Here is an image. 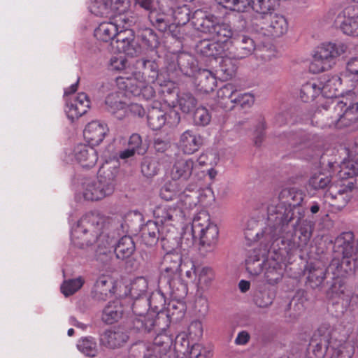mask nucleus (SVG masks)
I'll use <instances>...</instances> for the list:
<instances>
[{
  "mask_svg": "<svg viewBox=\"0 0 358 358\" xmlns=\"http://www.w3.org/2000/svg\"><path fill=\"white\" fill-rule=\"evenodd\" d=\"M134 39V35L131 29L124 27H119L118 34H117L114 40L118 52L129 54L130 45Z\"/></svg>",
  "mask_w": 358,
  "mask_h": 358,
  "instance_id": "obj_37",
  "label": "nucleus"
},
{
  "mask_svg": "<svg viewBox=\"0 0 358 358\" xmlns=\"http://www.w3.org/2000/svg\"><path fill=\"white\" fill-rule=\"evenodd\" d=\"M77 348L85 356L94 357L98 353L97 344L92 337H84L78 341Z\"/></svg>",
  "mask_w": 358,
  "mask_h": 358,
  "instance_id": "obj_52",
  "label": "nucleus"
},
{
  "mask_svg": "<svg viewBox=\"0 0 358 358\" xmlns=\"http://www.w3.org/2000/svg\"><path fill=\"white\" fill-rule=\"evenodd\" d=\"M182 264V255L179 252H166L159 267V282L180 276Z\"/></svg>",
  "mask_w": 358,
  "mask_h": 358,
  "instance_id": "obj_18",
  "label": "nucleus"
},
{
  "mask_svg": "<svg viewBox=\"0 0 358 358\" xmlns=\"http://www.w3.org/2000/svg\"><path fill=\"white\" fill-rule=\"evenodd\" d=\"M331 176L327 173L318 171L314 173L310 178L308 185L315 190L326 188L331 182Z\"/></svg>",
  "mask_w": 358,
  "mask_h": 358,
  "instance_id": "obj_53",
  "label": "nucleus"
},
{
  "mask_svg": "<svg viewBox=\"0 0 358 358\" xmlns=\"http://www.w3.org/2000/svg\"><path fill=\"white\" fill-rule=\"evenodd\" d=\"M182 188L178 180L173 179L166 182L160 189V196L166 201L173 200L179 197Z\"/></svg>",
  "mask_w": 358,
  "mask_h": 358,
  "instance_id": "obj_49",
  "label": "nucleus"
},
{
  "mask_svg": "<svg viewBox=\"0 0 358 358\" xmlns=\"http://www.w3.org/2000/svg\"><path fill=\"white\" fill-rule=\"evenodd\" d=\"M341 85V78L338 75L332 76L324 83H322V96L327 99H336L341 93L340 92Z\"/></svg>",
  "mask_w": 358,
  "mask_h": 358,
  "instance_id": "obj_39",
  "label": "nucleus"
},
{
  "mask_svg": "<svg viewBox=\"0 0 358 358\" xmlns=\"http://www.w3.org/2000/svg\"><path fill=\"white\" fill-rule=\"evenodd\" d=\"M162 224L156 219L149 220L141 229V236L143 243L148 246L155 245L161 237Z\"/></svg>",
  "mask_w": 358,
  "mask_h": 358,
  "instance_id": "obj_30",
  "label": "nucleus"
},
{
  "mask_svg": "<svg viewBox=\"0 0 358 358\" xmlns=\"http://www.w3.org/2000/svg\"><path fill=\"white\" fill-rule=\"evenodd\" d=\"M218 22L217 17L202 10H196L192 17V22L196 30L210 35Z\"/></svg>",
  "mask_w": 358,
  "mask_h": 358,
  "instance_id": "obj_23",
  "label": "nucleus"
},
{
  "mask_svg": "<svg viewBox=\"0 0 358 358\" xmlns=\"http://www.w3.org/2000/svg\"><path fill=\"white\" fill-rule=\"evenodd\" d=\"M108 132L107 124L99 121H92L85 126L83 135L86 141L94 146L103 141Z\"/></svg>",
  "mask_w": 358,
  "mask_h": 358,
  "instance_id": "obj_26",
  "label": "nucleus"
},
{
  "mask_svg": "<svg viewBox=\"0 0 358 358\" xmlns=\"http://www.w3.org/2000/svg\"><path fill=\"white\" fill-rule=\"evenodd\" d=\"M157 339L154 343L138 342L131 345L129 350V357L130 358H150L152 355H155L159 352V346L158 345Z\"/></svg>",
  "mask_w": 358,
  "mask_h": 358,
  "instance_id": "obj_31",
  "label": "nucleus"
},
{
  "mask_svg": "<svg viewBox=\"0 0 358 358\" xmlns=\"http://www.w3.org/2000/svg\"><path fill=\"white\" fill-rule=\"evenodd\" d=\"M106 109L115 113L119 110H124L127 108V103L124 100L123 95L118 92L108 94L105 99Z\"/></svg>",
  "mask_w": 358,
  "mask_h": 358,
  "instance_id": "obj_44",
  "label": "nucleus"
},
{
  "mask_svg": "<svg viewBox=\"0 0 358 358\" xmlns=\"http://www.w3.org/2000/svg\"><path fill=\"white\" fill-rule=\"evenodd\" d=\"M214 224L210 221V215L206 210H201L194 217L192 224V231L193 235L201 233L205 228Z\"/></svg>",
  "mask_w": 358,
  "mask_h": 358,
  "instance_id": "obj_47",
  "label": "nucleus"
},
{
  "mask_svg": "<svg viewBox=\"0 0 358 358\" xmlns=\"http://www.w3.org/2000/svg\"><path fill=\"white\" fill-rule=\"evenodd\" d=\"M259 26L262 34L273 38L282 36L288 29L286 19L282 15L273 13L262 17Z\"/></svg>",
  "mask_w": 358,
  "mask_h": 358,
  "instance_id": "obj_15",
  "label": "nucleus"
},
{
  "mask_svg": "<svg viewBox=\"0 0 358 358\" xmlns=\"http://www.w3.org/2000/svg\"><path fill=\"white\" fill-rule=\"evenodd\" d=\"M177 103L182 113H190L196 106L197 100L190 92H182L177 94Z\"/></svg>",
  "mask_w": 358,
  "mask_h": 358,
  "instance_id": "obj_50",
  "label": "nucleus"
},
{
  "mask_svg": "<svg viewBox=\"0 0 358 358\" xmlns=\"http://www.w3.org/2000/svg\"><path fill=\"white\" fill-rule=\"evenodd\" d=\"M346 151L348 159L341 162L338 173L342 180L353 178L358 173V137L348 144Z\"/></svg>",
  "mask_w": 358,
  "mask_h": 358,
  "instance_id": "obj_17",
  "label": "nucleus"
},
{
  "mask_svg": "<svg viewBox=\"0 0 358 358\" xmlns=\"http://www.w3.org/2000/svg\"><path fill=\"white\" fill-rule=\"evenodd\" d=\"M109 223L110 219L99 213L87 214L79 220L73 236L82 240V246L92 245L102 236Z\"/></svg>",
  "mask_w": 358,
  "mask_h": 358,
  "instance_id": "obj_9",
  "label": "nucleus"
},
{
  "mask_svg": "<svg viewBox=\"0 0 358 358\" xmlns=\"http://www.w3.org/2000/svg\"><path fill=\"white\" fill-rule=\"evenodd\" d=\"M141 37L143 45L151 50L156 49L159 44L157 36L151 29H143Z\"/></svg>",
  "mask_w": 358,
  "mask_h": 358,
  "instance_id": "obj_58",
  "label": "nucleus"
},
{
  "mask_svg": "<svg viewBox=\"0 0 358 358\" xmlns=\"http://www.w3.org/2000/svg\"><path fill=\"white\" fill-rule=\"evenodd\" d=\"M158 75L159 66L155 60L141 58L136 61L132 69H127L124 76L115 78V84L125 96H141L149 100L155 96L152 84H155Z\"/></svg>",
  "mask_w": 358,
  "mask_h": 358,
  "instance_id": "obj_2",
  "label": "nucleus"
},
{
  "mask_svg": "<svg viewBox=\"0 0 358 358\" xmlns=\"http://www.w3.org/2000/svg\"><path fill=\"white\" fill-rule=\"evenodd\" d=\"M322 82L313 79L301 86L300 97L303 101L309 102L322 95Z\"/></svg>",
  "mask_w": 358,
  "mask_h": 358,
  "instance_id": "obj_36",
  "label": "nucleus"
},
{
  "mask_svg": "<svg viewBox=\"0 0 358 358\" xmlns=\"http://www.w3.org/2000/svg\"><path fill=\"white\" fill-rule=\"evenodd\" d=\"M150 11L148 18L151 24L159 31H166L169 27V21L167 16L163 13H159L156 10H148Z\"/></svg>",
  "mask_w": 358,
  "mask_h": 358,
  "instance_id": "obj_55",
  "label": "nucleus"
},
{
  "mask_svg": "<svg viewBox=\"0 0 358 358\" xmlns=\"http://www.w3.org/2000/svg\"><path fill=\"white\" fill-rule=\"evenodd\" d=\"M353 239L354 235L350 231L344 232L336 238L334 248L338 255L335 256L327 268H324L326 275H331L332 279L336 280L331 287V290L338 297H342L345 294V286L340 278L345 276L348 271L351 269L350 259H358V254L353 246Z\"/></svg>",
  "mask_w": 358,
  "mask_h": 358,
  "instance_id": "obj_5",
  "label": "nucleus"
},
{
  "mask_svg": "<svg viewBox=\"0 0 358 358\" xmlns=\"http://www.w3.org/2000/svg\"><path fill=\"white\" fill-rule=\"evenodd\" d=\"M148 124L152 130H159L165 124L170 127L177 126L180 121V115L173 108L165 111L161 108L153 106L148 110Z\"/></svg>",
  "mask_w": 358,
  "mask_h": 358,
  "instance_id": "obj_14",
  "label": "nucleus"
},
{
  "mask_svg": "<svg viewBox=\"0 0 358 358\" xmlns=\"http://www.w3.org/2000/svg\"><path fill=\"white\" fill-rule=\"evenodd\" d=\"M173 17L178 24H185L190 20V10L187 6H179L173 11Z\"/></svg>",
  "mask_w": 358,
  "mask_h": 358,
  "instance_id": "obj_63",
  "label": "nucleus"
},
{
  "mask_svg": "<svg viewBox=\"0 0 358 358\" xmlns=\"http://www.w3.org/2000/svg\"><path fill=\"white\" fill-rule=\"evenodd\" d=\"M180 71L186 76H194V83L199 91L203 93L213 92L217 85L215 76L208 69L197 70V62L187 53H181L177 59Z\"/></svg>",
  "mask_w": 358,
  "mask_h": 358,
  "instance_id": "obj_10",
  "label": "nucleus"
},
{
  "mask_svg": "<svg viewBox=\"0 0 358 358\" xmlns=\"http://www.w3.org/2000/svg\"><path fill=\"white\" fill-rule=\"evenodd\" d=\"M136 250L135 243L129 236H122L117 242L114 252L117 259H125L130 257Z\"/></svg>",
  "mask_w": 358,
  "mask_h": 358,
  "instance_id": "obj_38",
  "label": "nucleus"
},
{
  "mask_svg": "<svg viewBox=\"0 0 358 358\" xmlns=\"http://www.w3.org/2000/svg\"><path fill=\"white\" fill-rule=\"evenodd\" d=\"M154 217L162 224L161 245L166 252H174L178 245V226L185 222V213L180 208L162 204L157 206L153 212Z\"/></svg>",
  "mask_w": 358,
  "mask_h": 358,
  "instance_id": "obj_6",
  "label": "nucleus"
},
{
  "mask_svg": "<svg viewBox=\"0 0 358 358\" xmlns=\"http://www.w3.org/2000/svg\"><path fill=\"white\" fill-rule=\"evenodd\" d=\"M119 167L115 162L106 161L99 168L96 179H87L83 184L85 200L99 201L112 195L116 185Z\"/></svg>",
  "mask_w": 358,
  "mask_h": 358,
  "instance_id": "obj_7",
  "label": "nucleus"
},
{
  "mask_svg": "<svg viewBox=\"0 0 358 358\" xmlns=\"http://www.w3.org/2000/svg\"><path fill=\"white\" fill-rule=\"evenodd\" d=\"M164 281L169 285L172 296L177 301H180L187 296V285L180 279V276Z\"/></svg>",
  "mask_w": 358,
  "mask_h": 358,
  "instance_id": "obj_45",
  "label": "nucleus"
},
{
  "mask_svg": "<svg viewBox=\"0 0 358 358\" xmlns=\"http://www.w3.org/2000/svg\"><path fill=\"white\" fill-rule=\"evenodd\" d=\"M123 308L120 300L110 302L103 309L102 314L103 320L107 324H113L122 317Z\"/></svg>",
  "mask_w": 358,
  "mask_h": 358,
  "instance_id": "obj_41",
  "label": "nucleus"
},
{
  "mask_svg": "<svg viewBox=\"0 0 358 358\" xmlns=\"http://www.w3.org/2000/svg\"><path fill=\"white\" fill-rule=\"evenodd\" d=\"M211 120V114L209 110L203 106L198 107L193 115V122L196 126L205 127Z\"/></svg>",
  "mask_w": 358,
  "mask_h": 358,
  "instance_id": "obj_59",
  "label": "nucleus"
},
{
  "mask_svg": "<svg viewBox=\"0 0 358 358\" xmlns=\"http://www.w3.org/2000/svg\"><path fill=\"white\" fill-rule=\"evenodd\" d=\"M335 24L343 34L358 37V13L354 8H345L336 17Z\"/></svg>",
  "mask_w": 358,
  "mask_h": 358,
  "instance_id": "obj_19",
  "label": "nucleus"
},
{
  "mask_svg": "<svg viewBox=\"0 0 358 358\" xmlns=\"http://www.w3.org/2000/svg\"><path fill=\"white\" fill-rule=\"evenodd\" d=\"M309 350L314 356L311 358H323L328 351L331 353L330 358H352L355 347L349 338L341 334L338 328L325 322L311 338Z\"/></svg>",
  "mask_w": 358,
  "mask_h": 358,
  "instance_id": "obj_4",
  "label": "nucleus"
},
{
  "mask_svg": "<svg viewBox=\"0 0 358 358\" xmlns=\"http://www.w3.org/2000/svg\"><path fill=\"white\" fill-rule=\"evenodd\" d=\"M347 48V45L343 43H322L313 50L310 71L316 74L331 69L336 64V59L344 54Z\"/></svg>",
  "mask_w": 358,
  "mask_h": 358,
  "instance_id": "obj_8",
  "label": "nucleus"
},
{
  "mask_svg": "<svg viewBox=\"0 0 358 358\" xmlns=\"http://www.w3.org/2000/svg\"><path fill=\"white\" fill-rule=\"evenodd\" d=\"M129 336L125 333L117 330H106L101 335L100 341L103 345L109 348H117L127 341Z\"/></svg>",
  "mask_w": 358,
  "mask_h": 358,
  "instance_id": "obj_34",
  "label": "nucleus"
},
{
  "mask_svg": "<svg viewBox=\"0 0 358 358\" xmlns=\"http://www.w3.org/2000/svg\"><path fill=\"white\" fill-rule=\"evenodd\" d=\"M194 236L199 237L200 243L203 247L206 246L212 248L215 246L218 241V227L215 224H211L209 227L205 228L203 232L196 234Z\"/></svg>",
  "mask_w": 358,
  "mask_h": 358,
  "instance_id": "obj_42",
  "label": "nucleus"
},
{
  "mask_svg": "<svg viewBox=\"0 0 358 358\" xmlns=\"http://www.w3.org/2000/svg\"><path fill=\"white\" fill-rule=\"evenodd\" d=\"M148 304L145 299H135L132 305L134 315L133 328L139 332H150L159 326L163 315H155L148 311Z\"/></svg>",
  "mask_w": 358,
  "mask_h": 358,
  "instance_id": "obj_11",
  "label": "nucleus"
},
{
  "mask_svg": "<svg viewBox=\"0 0 358 358\" xmlns=\"http://www.w3.org/2000/svg\"><path fill=\"white\" fill-rule=\"evenodd\" d=\"M285 251L281 248L275 249L274 246L268 250L264 266V278L269 285H274L279 282L284 273Z\"/></svg>",
  "mask_w": 358,
  "mask_h": 358,
  "instance_id": "obj_13",
  "label": "nucleus"
},
{
  "mask_svg": "<svg viewBox=\"0 0 358 358\" xmlns=\"http://www.w3.org/2000/svg\"><path fill=\"white\" fill-rule=\"evenodd\" d=\"M268 250L266 247L264 250L255 248L250 252L245 259V267L250 275L256 276L263 271Z\"/></svg>",
  "mask_w": 358,
  "mask_h": 358,
  "instance_id": "obj_25",
  "label": "nucleus"
},
{
  "mask_svg": "<svg viewBox=\"0 0 358 358\" xmlns=\"http://www.w3.org/2000/svg\"><path fill=\"white\" fill-rule=\"evenodd\" d=\"M147 301L148 306L152 309V313L155 315L162 314L163 315L162 310L164 309L166 306V297L164 294L159 290L154 292L151 294L149 298H145Z\"/></svg>",
  "mask_w": 358,
  "mask_h": 358,
  "instance_id": "obj_48",
  "label": "nucleus"
},
{
  "mask_svg": "<svg viewBox=\"0 0 358 358\" xmlns=\"http://www.w3.org/2000/svg\"><path fill=\"white\" fill-rule=\"evenodd\" d=\"M212 36L213 38L221 43L226 48L229 45L230 41L234 36L230 24L220 22H218Z\"/></svg>",
  "mask_w": 358,
  "mask_h": 358,
  "instance_id": "obj_43",
  "label": "nucleus"
},
{
  "mask_svg": "<svg viewBox=\"0 0 358 358\" xmlns=\"http://www.w3.org/2000/svg\"><path fill=\"white\" fill-rule=\"evenodd\" d=\"M84 284L82 277L65 280L62 286L61 291L66 296H71L80 289Z\"/></svg>",
  "mask_w": 358,
  "mask_h": 358,
  "instance_id": "obj_56",
  "label": "nucleus"
},
{
  "mask_svg": "<svg viewBox=\"0 0 358 358\" xmlns=\"http://www.w3.org/2000/svg\"><path fill=\"white\" fill-rule=\"evenodd\" d=\"M237 94L236 86L232 83H227L222 87L218 90L217 94V97L222 100L228 99L231 103L235 100V96Z\"/></svg>",
  "mask_w": 358,
  "mask_h": 358,
  "instance_id": "obj_64",
  "label": "nucleus"
},
{
  "mask_svg": "<svg viewBox=\"0 0 358 358\" xmlns=\"http://www.w3.org/2000/svg\"><path fill=\"white\" fill-rule=\"evenodd\" d=\"M148 288L147 279L142 276L137 277L131 284L130 294L135 299H144L143 296L146 295Z\"/></svg>",
  "mask_w": 358,
  "mask_h": 358,
  "instance_id": "obj_51",
  "label": "nucleus"
},
{
  "mask_svg": "<svg viewBox=\"0 0 358 358\" xmlns=\"http://www.w3.org/2000/svg\"><path fill=\"white\" fill-rule=\"evenodd\" d=\"M227 48L234 58L240 59L250 55L255 49V44L250 37L237 34L231 38Z\"/></svg>",
  "mask_w": 358,
  "mask_h": 358,
  "instance_id": "obj_20",
  "label": "nucleus"
},
{
  "mask_svg": "<svg viewBox=\"0 0 358 358\" xmlns=\"http://www.w3.org/2000/svg\"><path fill=\"white\" fill-rule=\"evenodd\" d=\"M194 177L197 178V180H201L206 176V172L201 169L211 164L208 155L207 153H201L196 160L194 161Z\"/></svg>",
  "mask_w": 358,
  "mask_h": 358,
  "instance_id": "obj_61",
  "label": "nucleus"
},
{
  "mask_svg": "<svg viewBox=\"0 0 358 358\" xmlns=\"http://www.w3.org/2000/svg\"><path fill=\"white\" fill-rule=\"evenodd\" d=\"M203 137L194 130L187 129L180 136L178 147L186 155L197 152L203 145Z\"/></svg>",
  "mask_w": 358,
  "mask_h": 358,
  "instance_id": "obj_24",
  "label": "nucleus"
},
{
  "mask_svg": "<svg viewBox=\"0 0 358 358\" xmlns=\"http://www.w3.org/2000/svg\"><path fill=\"white\" fill-rule=\"evenodd\" d=\"M358 120V103L350 101L348 97L341 100L327 101L317 108L310 124L321 129H342Z\"/></svg>",
  "mask_w": 358,
  "mask_h": 358,
  "instance_id": "obj_3",
  "label": "nucleus"
},
{
  "mask_svg": "<svg viewBox=\"0 0 358 358\" xmlns=\"http://www.w3.org/2000/svg\"><path fill=\"white\" fill-rule=\"evenodd\" d=\"M90 107L88 96L84 93H78L66 101V113L69 120L73 122L85 114Z\"/></svg>",
  "mask_w": 358,
  "mask_h": 358,
  "instance_id": "obj_21",
  "label": "nucleus"
},
{
  "mask_svg": "<svg viewBox=\"0 0 358 358\" xmlns=\"http://www.w3.org/2000/svg\"><path fill=\"white\" fill-rule=\"evenodd\" d=\"M198 284L201 289L208 288L215 278V273L213 268L204 266L199 271L197 278Z\"/></svg>",
  "mask_w": 358,
  "mask_h": 358,
  "instance_id": "obj_57",
  "label": "nucleus"
},
{
  "mask_svg": "<svg viewBox=\"0 0 358 358\" xmlns=\"http://www.w3.org/2000/svg\"><path fill=\"white\" fill-rule=\"evenodd\" d=\"M129 7V0H99L91 6V12L96 16L109 17L125 13Z\"/></svg>",
  "mask_w": 358,
  "mask_h": 358,
  "instance_id": "obj_16",
  "label": "nucleus"
},
{
  "mask_svg": "<svg viewBox=\"0 0 358 358\" xmlns=\"http://www.w3.org/2000/svg\"><path fill=\"white\" fill-rule=\"evenodd\" d=\"M199 185L197 182L194 184H189L185 189L181 191L179 196V203L182 206H173L174 207L180 208L183 210L185 214V210L192 209L197 203V189ZM171 206V205H169Z\"/></svg>",
  "mask_w": 358,
  "mask_h": 358,
  "instance_id": "obj_32",
  "label": "nucleus"
},
{
  "mask_svg": "<svg viewBox=\"0 0 358 358\" xmlns=\"http://www.w3.org/2000/svg\"><path fill=\"white\" fill-rule=\"evenodd\" d=\"M194 169L195 164L192 158H178L175 160L171 171V178L176 180H186L192 174L194 175Z\"/></svg>",
  "mask_w": 358,
  "mask_h": 358,
  "instance_id": "obj_28",
  "label": "nucleus"
},
{
  "mask_svg": "<svg viewBox=\"0 0 358 358\" xmlns=\"http://www.w3.org/2000/svg\"><path fill=\"white\" fill-rule=\"evenodd\" d=\"M116 292V283L110 275H100L92 290V296L96 301H106L112 297Z\"/></svg>",
  "mask_w": 358,
  "mask_h": 358,
  "instance_id": "obj_22",
  "label": "nucleus"
},
{
  "mask_svg": "<svg viewBox=\"0 0 358 358\" xmlns=\"http://www.w3.org/2000/svg\"><path fill=\"white\" fill-rule=\"evenodd\" d=\"M306 283L312 288H316L321 285L326 278V272L323 267L310 263L307 266Z\"/></svg>",
  "mask_w": 358,
  "mask_h": 358,
  "instance_id": "obj_40",
  "label": "nucleus"
},
{
  "mask_svg": "<svg viewBox=\"0 0 358 358\" xmlns=\"http://www.w3.org/2000/svg\"><path fill=\"white\" fill-rule=\"evenodd\" d=\"M159 170V163L154 159L145 157L141 164L142 173L150 178L157 174Z\"/></svg>",
  "mask_w": 358,
  "mask_h": 358,
  "instance_id": "obj_62",
  "label": "nucleus"
},
{
  "mask_svg": "<svg viewBox=\"0 0 358 358\" xmlns=\"http://www.w3.org/2000/svg\"><path fill=\"white\" fill-rule=\"evenodd\" d=\"M75 159L85 168H92L95 166L98 160V154L93 146L85 144H79L73 150Z\"/></svg>",
  "mask_w": 358,
  "mask_h": 358,
  "instance_id": "obj_27",
  "label": "nucleus"
},
{
  "mask_svg": "<svg viewBox=\"0 0 358 358\" xmlns=\"http://www.w3.org/2000/svg\"><path fill=\"white\" fill-rule=\"evenodd\" d=\"M355 188L353 181L331 185L324 195V201L331 208V213H337L344 208L352 197Z\"/></svg>",
  "mask_w": 358,
  "mask_h": 358,
  "instance_id": "obj_12",
  "label": "nucleus"
},
{
  "mask_svg": "<svg viewBox=\"0 0 358 358\" xmlns=\"http://www.w3.org/2000/svg\"><path fill=\"white\" fill-rule=\"evenodd\" d=\"M302 201V194L294 189H284L280 192L278 199L273 201L274 204L266 207L268 217L276 215V223L285 225L296 220L294 224V244L301 250L309 243L315 225L312 221L304 219L303 210L297 206Z\"/></svg>",
  "mask_w": 358,
  "mask_h": 358,
  "instance_id": "obj_1",
  "label": "nucleus"
},
{
  "mask_svg": "<svg viewBox=\"0 0 358 358\" xmlns=\"http://www.w3.org/2000/svg\"><path fill=\"white\" fill-rule=\"evenodd\" d=\"M177 94L178 90L171 81H167L164 85L159 84L157 88V100L170 108L174 106L175 97Z\"/></svg>",
  "mask_w": 358,
  "mask_h": 358,
  "instance_id": "obj_35",
  "label": "nucleus"
},
{
  "mask_svg": "<svg viewBox=\"0 0 358 358\" xmlns=\"http://www.w3.org/2000/svg\"><path fill=\"white\" fill-rule=\"evenodd\" d=\"M225 56L218 57L221 58L220 68L221 71L226 75L227 78H231L236 73L237 66L235 64L236 59L230 54V51L227 48L225 49Z\"/></svg>",
  "mask_w": 358,
  "mask_h": 358,
  "instance_id": "obj_54",
  "label": "nucleus"
},
{
  "mask_svg": "<svg viewBox=\"0 0 358 358\" xmlns=\"http://www.w3.org/2000/svg\"><path fill=\"white\" fill-rule=\"evenodd\" d=\"M190 358H211L213 348L210 345L204 346L200 343L194 344L189 351Z\"/></svg>",
  "mask_w": 358,
  "mask_h": 358,
  "instance_id": "obj_60",
  "label": "nucleus"
},
{
  "mask_svg": "<svg viewBox=\"0 0 358 358\" xmlns=\"http://www.w3.org/2000/svg\"><path fill=\"white\" fill-rule=\"evenodd\" d=\"M250 3L254 11L261 15V19L265 15L272 13L276 6L278 5L276 0H250Z\"/></svg>",
  "mask_w": 358,
  "mask_h": 358,
  "instance_id": "obj_46",
  "label": "nucleus"
},
{
  "mask_svg": "<svg viewBox=\"0 0 358 358\" xmlns=\"http://www.w3.org/2000/svg\"><path fill=\"white\" fill-rule=\"evenodd\" d=\"M118 27L112 22H103L94 29V36L98 41L105 43H113L118 34Z\"/></svg>",
  "mask_w": 358,
  "mask_h": 358,
  "instance_id": "obj_33",
  "label": "nucleus"
},
{
  "mask_svg": "<svg viewBox=\"0 0 358 358\" xmlns=\"http://www.w3.org/2000/svg\"><path fill=\"white\" fill-rule=\"evenodd\" d=\"M195 49L197 53L206 57L218 58V57L226 55L225 46L215 38L199 41L196 43Z\"/></svg>",
  "mask_w": 358,
  "mask_h": 358,
  "instance_id": "obj_29",
  "label": "nucleus"
}]
</instances>
